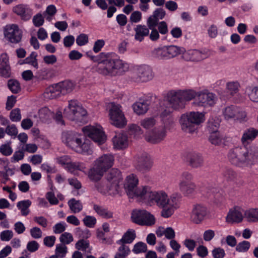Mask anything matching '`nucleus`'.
Listing matches in <instances>:
<instances>
[{
    "mask_svg": "<svg viewBox=\"0 0 258 258\" xmlns=\"http://www.w3.org/2000/svg\"><path fill=\"white\" fill-rule=\"evenodd\" d=\"M92 61L97 62L95 71L103 76H115L126 72L128 65L122 60L113 58L111 53L101 52L96 56H90Z\"/></svg>",
    "mask_w": 258,
    "mask_h": 258,
    "instance_id": "nucleus-1",
    "label": "nucleus"
},
{
    "mask_svg": "<svg viewBox=\"0 0 258 258\" xmlns=\"http://www.w3.org/2000/svg\"><path fill=\"white\" fill-rule=\"evenodd\" d=\"M230 162L236 166L249 167L258 163V147L251 146L231 149L228 155Z\"/></svg>",
    "mask_w": 258,
    "mask_h": 258,
    "instance_id": "nucleus-2",
    "label": "nucleus"
},
{
    "mask_svg": "<svg viewBox=\"0 0 258 258\" xmlns=\"http://www.w3.org/2000/svg\"><path fill=\"white\" fill-rule=\"evenodd\" d=\"M142 193L143 196L141 201L147 203L150 205L156 204L159 208L164 207L168 204L172 206L175 203V199H177L175 195H172L169 198L164 191H154L150 186L145 188L142 191Z\"/></svg>",
    "mask_w": 258,
    "mask_h": 258,
    "instance_id": "nucleus-3",
    "label": "nucleus"
},
{
    "mask_svg": "<svg viewBox=\"0 0 258 258\" xmlns=\"http://www.w3.org/2000/svg\"><path fill=\"white\" fill-rule=\"evenodd\" d=\"M195 91L192 89L171 90L167 94L168 105L174 110L184 108L186 102L195 98Z\"/></svg>",
    "mask_w": 258,
    "mask_h": 258,
    "instance_id": "nucleus-4",
    "label": "nucleus"
},
{
    "mask_svg": "<svg viewBox=\"0 0 258 258\" xmlns=\"http://www.w3.org/2000/svg\"><path fill=\"white\" fill-rule=\"evenodd\" d=\"M204 114L199 112H190L181 115L179 123L181 130L192 134L198 128V125L204 121Z\"/></svg>",
    "mask_w": 258,
    "mask_h": 258,
    "instance_id": "nucleus-5",
    "label": "nucleus"
},
{
    "mask_svg": "<svg viewBox=\"0 0 258 258\" xmlns=\"http://www.w3.org/2000/svg\"><path fill=\"white\" fill-rule=\"evenodd\" d=\"M139 179L136 175L131 174L128 175L125 179L124 189L125 192L130 198H137L141 201L143 196L142 191L148 186H142L138 187Z\"/></svg>",
    "mask_w": 258,
    "mask_h": 258,
    "instance_id": "nucleus-6",
    "label": "nucleus"
},
{
    "mask_svg": "<svg viewBox=\"0 0 258 258\" xmlns=\"http://www.w3.org/2000/svg\"><path fill=\"white\" fill-rule=\"evenodd\" d=\"M185 51L183 47L175 45L165 46L154 49L152 52V55L159 59H168L183 53Z\"/></svg>",
    "mask_w": 258,
    "mask_h": 258,
    "instance_id": "nucleus-7",
    "label": "nucleus"
},
{
    "mask_svg": "<svg viewBox=\"0 0 258 258\" xmlns=\"http://www.w3.org/2000/svg\"><path fill=\"white\" fill-rule=\"evenodd\" d=\"M131 73L132 78L139 82H147L152 80L154 77L151 67L144 64L134 66Z\"/></svg>",
    "mask_w": 258,
    "mask_h": 258,
    "instance_id": "nucleus-8",
    "label": "nucleus"
},
{
    "mask_svg": "<svg viewBox=\"0 0 258 258\" xmlns=\"http://www.w3.org/2000/svg\"><path fill=\"white\" fill-rule=\"evenodd\" d=\"M110 105L109 115L111 123L117 127H123L127 121L121 109V106L114 102L111 103Z\"/></svg>",
    "mask_w": 258,
    "mask_h": 258,
    "instance_id": "nucleus-9",
    "label": "nucleus"
},
{
    "mask_svg": "<svg viewBox=\"0 0 258 258\" xmlns=\"http://www.w3.org/2000/svg\"><path fill=\"white\" fill-rule=\"evenodd\" d=\"M133 222L139 225L152 226L155 223V218L145 210H134L132 214Z\"/></svg>",
    "mask_w": 258,
    "mask_h": 258,
    "instance_id": "nucleus-10",
    "label": "nucleus"
},
{
    "mask_svg": "<svg viewBox=\"0 0 258 258\" xmlns=\"http://www.w3.org/2000/svg\"><path fill=\"white\" fill-rule=\"evenodd\" d=\"M197 97L196 104L200 106L208 107L214 105L216 103V96L215 94L210 92L207 90H204L198 92L195 91Z\"/></svg>",
    "mask_w": 258,
    "mask_h": 258,
    "instance_id": "nucleus-11",
    "label": "nucleus"
},
{
    "mask_svg": "<svg viewBox=\"0 0 258 258\" xmlns=\"http://www.w3.org/2000/svg\"><path fill=\"white\" fill-rule=\"evenodd\" d=\"M4 34L5 38L12 43L17 44L21 41L22 31L17 25H7Z\"/></svg>",
    "mask_w": 258,
    "mask_h": 258,
    "instance_id": "nucleus-12",
    "label": "nucleus"
},
{
    "mask_svg": "<svg viewBox=\"0 0 258 258\" xmlns=\"http://www.w3.org/2000/svg\"><path fill=\"white\" fill-rule=\"evenodd\" d=\"M222 114L226 120L243 119L246 116L244 111L234 105H230L224 108L222 111Z\"/></svg>",
    "mask_w": 258,
    "mask_h": 258,
    "instance_id": "nucleus-13",
    "label": "nucleus"
},
{
    "mask_svg": "<svg viewBox=\"0 0 258 258\" xmlns=\"http://www.w3.org/2000/svg\"><path fill=\"white\" fill-rule=\"evenodd\" d=\"M83 136L72 131L63 132L61 135L62 142L67 146L74 150L78 144H81Z\"/></svg>",
    "mask_w": 258,
    "mask_h": 258,
    "instance_id": "nucleus-14",
    "label": "nucleus"
},
{
    "mask_svg": "<svg viewBox=\"0 0 258 258\" xmlns=\"http://www.w3.org/2000/svg\"><path fill=\"white\" fill-rule=\"evenodd\" d=\"M86 132L88 136L98 145L103 144L106 141L104 133L100 128L93 126H86L83 130Z\"/></svg>",
    "mask_w": 258,
    "mask_h": 258,
    "instance_id": "nucleus-15",
    "label": "nucleus"
},
{
    "mask_svg": "<svg viewBox=\"0 0 258 258\" xmlns=\"http://www.w3.org/2000/svg\"><path fill=\"white\" fill-rule=\"evenodd\" d=\"M12 12L24 21L29 20L33 14V10L29 6L24 4H20L14 6Z\"/></svg>",
    "mask_w": 258,
    "mask_h": 258,
    "instance_id": "nucleus-16",
    "label": "nucleus"
},
{
    "mask_svg": "<svg viewBox=\"0 0 258 258\" xmlns=\"http://www.w3.org/2000/svg\"><path fill=\"white\" fill-rule=\"evenodd\" d=\"M153 166V161L147 153H143L137 157L136 168L142 172L149 171Z\"/></svg>",
    "mask_w": 258,
    "mask_h": 258,
    "instance_id": "nucleus-17",
    "label": "nucleus"
},
{
    "mask_svg": "<svg viewBox=\"0 0 258 258\" xmlns=\"http://www.w3.org/2000/svg\"><path fill=\"white\" fill-rule=\"evenodd\" d=\"M207 214L206 207L200 204L194 205L191 213V219L194 223L199 224L205 219Z\"/></svg>",
    "mask_w": 258,
    "mask_h": 258,
    "instance_id": "nucleus-18",
    "label": "nucleus"
},
{
    "mask_svg": "<svg viewBox=\"0 0 258 258\" xmlns=\"http://www.w3.org/2000/svg\"><path fill=\"white\" fill-rule=\"evenodd\" d=\"M114 161V157L111 154H104L95 160L94 164L105 172L112 167Z\"/></svg>",
    "mask_w": 258,
    "mask_h": 258,
    "instance_id": "nucleus-19",
    "label": "nucleus"
},
{
    "mask_svg": "<svg viewBox=\"0 0 258 258\" xmlns=\"http://www.w3.org/2000/svg\"><path fill=\"white\" fill-rule=\"evenodd\" d=\"M122 179L120 172L116 168L112 169L106 175L107 181L112 185L113 191H118L119 183Z\"/></svg>",
    "mask_w": 258,
    "mask_h": 258,
    "instance_id": "nucleus-20",
    "label": "nucleus"
},
{
    "mask_svg": "<svg viewBox=\"0 0 258 258\" xmlns=\"http://www.w3.org/2000/svg\"><path fill=\"white\" fill-rule=\"evenodd\" d=\"M11 67L8 55L6 53H3L0 56V75L8 78L11 77Z\"/></svg>",
    "mask_w": 258,
    "mask_h": 258,
    "instance_id": "nucleus-21",
    "label": "nucleus"
},
{
    "mask_svg": "<svg viewBox=\"0 0 258 258\" xmlns=\"http://www.w3.org/2000/svg\"><path fill=\"white\" fill-rule=\"evenodd\" d=\"M244 211L242 209L236 207L229 211L226 217V221L228 223H239L243 218Z\"/></svg>",
    "mask_w": 258,
    "mask_h": 258,
    "instance_id": "nucleus-22",
    "label": "nucleus"
},
{
    "mask_svg": "<svg viewBox=\"0 0 258 258\" xmlns=\"http://www.w3.org/2000/svg\"><path fill=\"white\" fill-rule=\"evenodd\" d=\"M171 111L169 110V107L161 112L160 116L164 125L162 129L166 130H170L174 128L175 122L174 118L170 115Z\"/></svg>",
    "mask_w": 258,
    "mask_h": 258,
    "instance_id": "nucleus-23",
    "label": "nucleus"
},
{
    "mask_svg": "<svg viewBox=\"0 0 258 258\" xmlns=\"http://www.w3.org/2000/svg\"><path fill=\"white\" fill-rule=\"evenodd\" d=\"M82 106L77 100H72L69 102L68 106L64 110V115L71 119L78 112L79 108Z\"/></svg>",
    "mask_w": 258,
    "mask_h": 258,
    "instance_id": "nucleus-24",
    "label": "nucleus"
},
{
    "mask_svg": "<svg viewBox=\"0 0 258 258\" xmlns=\"http://www.w3.org/2000/svg\"><path fill=\"white\" fill-rule=\"evenodd\" d=\"M178 186L180 191L185 197L191 196L196 189V185L194 182L179 181Z\"/></svg>",
    "mask_w": 258,
    "mask_h": 258,
    "instance_id": "nucleus-25",
    "label": "nucleus"
},
{
    "mask_svg": "<svg viewBox=\"0 0 258 258\" xmlns=\"http://www.w3.org/2000/svg\"><path fill=\"white\" fill-rule=\"evenodd\" d=\"M223 175L227 181H232L237 186H241L243 183L241 177L231 169H226Z\"/></svg>",
    "mask_w": 258,
    "mask_h": 258,
    "instance_id": "nucleus-26",
    "label": "nucleus"
},
{
    "mask_svg": "<svg viewBox=\"0 0 258 258\" xmlns=\"http://www.w3.org/2000/svg\"><path fill=\"white\" fill-rule=\"evenodd\" d=\"M187 161L189 165L192 168H198L202 167L204 164L203 156L198 153H191L187 157Z\"/></svg>",
    "mask_w": 258,
    "mask_h": 258,
    "instance_id": "nucleus-27",
    "label": "nucleus"
},
{
    "mask_svg": "<svg viewBox=\"0 0 258 258\" xmlns=\"http://www.w3.org/2000/svg\"><path fill=\"white\" fill-rule=\"evenodd\" d=\"M166 136V132L164 129L155 130L151 135L147 137L146 140L152 144H157L163 141Z\"/></svg>",
    "mask_w": 258,
    "mask_h": 258,
    "instance_id": "nucleus-28",
    "label": "nucleus"
},
{
    "mask_svg": "<svg viewBox=\"0 0 258 258\" xmlns=\"http://www.w3.org/2000/svg\"><path fill=\"white\" fill-rule=\"evenodd\" d=\"M95 187L98 191L103 195H113L116 194L118 191H113L112 190V185L110 183L106 181H101L95 184Z\"/></svg>",
    "mask_w": 258,
    "mask_h": 258,
    "instance_id": "nucleus-29",
    "label": "nucleus"
},
{
    "mask_svg": "<svg viewBox=\"0 0 258 258\" xmlns=\"http://www.w3.org/2000/svg\"><path fill=\"white\" fill-rule=\"evenodd\" d=\"M227 137L219 132H216L210 133L209 140L213 145L222 146L225 145L226 142L227 141Z\"/></svg>",
    "mask_w": 258,
    "mask_h": 258,
    "instance_id": "nucleus-30",
    "label": "nucleus"
},
{
    "mask_svg": "<svg viewBox=\"0 0 258 258\" xmlns=\"http://www.w3.org/2000/svg\"><path fill=\"white\" fill-rule=\"evenodd\" d=\"M257 135L258 130L253 127H250L244 131L241 141L243 145L248 144L254 140Z\"/></svg>",
    "mask_w": 258,
    "mask_h": 258,
    "instance_id": "nucleus-31",
    "label": "nucleus"
},
{
    "mask_svg": "<svg viewBox=\"0 0 258 258\" xmlns=\"http://www.w3.org/2000/svg\"><path fill=\"white\" fill-rule=\"evenodd\" d=\"M114 147L118 149L125 148L128 146L127 136L123 134H118L112 139Z\"/></svg>",
    "mask_w": 258,
    "mask_h": 258,
    "instance_id": "nucleus-32",
    "label": "nucleus"
},
{
    "mask_svg": "<svg viewBox=\"0 0 258 258\" xmlns=\"http://www.w3.org/2000/svg\"><path fill=\"white\" fill-rule=\"evenodd\" d=\"M135 31V40L141 42L144 39V37L149 34V29L145 25H138L134 28Z\"/></svg>",
    "mask_w": 258,
    "mask_h": 258,
    "instance_id": "nucleus-33",
    "label": "nucleus"
},
{
    "mask_svg": "<svg viewBox=\"0 0 258 258\" xmlns=\"http://www.w3.org/2000/svg\"><path fill=\"white\" fill-rule=\"evenodd\" d=\"M136 237L135 231L134 229H130L125 232L122 238L116 241V244H130L132 243Z\"/></svg>",
    "mask_w": 258,
    "mask_h": 258,
    "instance_id": "nucleus-34",
    "label": "nucleus"
},
{
    "mask_svg": "<svg viewBox=\"0 0 258 258\" xmlns=\"http://www.w3.org/2000/svg\"><path fill=\"white\" fill-rule=\"evenodd\" d=\"M149 104L147 101H140L135 103L133 105L134 112L138 115H142L146 113L149 109Z\"/></svg>",
    "mask_w": 258,
    "mask_h": 258,
    "instance_id": "nucleus-35",
    "label": "nucleus"
},
{
    "mask_svg": "<svg viewBox=\"0 0 258 258\" xmlns=\"http://www.w3.org/2000/svg\"><path fill=\"white\" fill-rule=\"evenodd\" d=\"M59 94L64 95L71 92L74 89L73 83L69 81H65L56 84Z\"/></svg>",
    "mask_w": 258,
    "mask_h": 258,
    "instance_id": "nucleus-36",
    "label": "nucleus"
},
{
    "mask_svg": "<svg viewBox=\"0 0 258 258\" xmlns=\"http://www.w3.org/2000/svg\"><path fill=\"white\" fill-rule=\"evenodd\" d=\"M60 96L56 84L49 86L45 89L43 97L46 100L55 99Z\"/></svg>",
    "mask_w": 258,
    "mask_h": 258,
    "instance_id": "nucleus-37",
    "label": "nucleus"
},
{
    "mask_svg": "<svg viewBox=\"0 0 258 258\" xmlns=\"http://www.w3.org/2000/svg\"><path fill=\"white\" fill-rule=\"evenodd\" d=\"M93 210L98 215L104 218L109 219L113 217V213L103 206L94 204Z\"/></svg>",
    "mask_w": 258,
    "mask_h": 258,
    "instance_id": "nucleus-38",
    "label": "nucleus"
},
{
    "mask_svg": "<svg viewBox=\"0 0 258 258\" xmlns=\"http://www.w3.org/2000/svg\"><path fill=\"white\" fill-rule=\"evenodd\" d=\"M177 207L178 200L176 199L172 206L170 204H168V205L164 207H160L163 209L161 213V216L166 218L170 217L173 214L174 209H176Z\"/></svg>",
    "mask_w": 258,
    "mask_h": 258,
    "instance_id": "nucleus-39",
    "label": "nucleus"
},
{
    "mask_svg": "<svg viewBox=\"0 0 258 258\" xmlns=\"http://www.w3.org/2000/svg\"><path fill=\"white\" fill-rule=\"evenodd\" d=\"M87 112L83 106L79 108L78 112L70 120L76 122L85 123L87 121Z\"/></svg>",
    "mask_w": 258,
    "mask_h": 258,
    "instance_id": "nucleus-40",
    "label": "nucleus"
},
{
    "mask_svg": "<svg viewBox=\"0 0 258 258\" xmlns=\"http://www.w3.org/2000/svg\"><path fill=\"white\" fill-rule=\"evenodd\" d=\"M187 54L190 55V60L196 61L203 60L208 56V54L205 51H202L196 49L189 51Z\"/></svg>",
    "mask_w": 258,
    "mask_h": 258,
    "instance_id": "nucleus-41",
    "label": "nucleus"
},
{
    "mask_svg": "<svg viewBox=\"0 0 258 258\" xmlns=\"http://www.w3.org/2000/svg\"><path fill=\"white\" fill-rule=\"evenodd\" d=\"M83 137L81 140V144H78L77 147L75 148L74 150L78 153L90 154L92 152L89 141H84Z\"/></svg>",
    "mask_w": 258,
    "mask_h": 258,
    "instance_id": "nucleus-42",
    "label": "nucleus"
},
{
    "mask_svg": "<svg viewBox=\"0 0 258 258\" xmlns=\"http://www.w3.org/2000/svg\"><path fill=\"white\" fill-rule=\"evenodd\" d=\"M104 172L101 169L98 168V167H96L94 164V167L89 171L88 177L90 180L97 181L101 178Z\"/></svg>",
    "mask_w": 258,
    "mask_h": 258,
    "instance_id": "nucleus-43",
    "label": "nucleus"
},
{
    "mask_svg": "<svg viewBox=\"0 0 258 258\" xmlns=\"http://www.w3.org/2000/svg\"><path fill=\"white\" fill-rule=\"evenodd\" d=\"M65 168L69 172L74 173L77 170L84 172L86 167L83 163L74 162L71 161L68 166H65Z\"/></svg>",
    "mask_w": 258,
    "mask_h": 258,
    "instance_id": "nucleus-44",
    "label": "nucleus"
},
{
    "mask_svg": "<svg viewBox=\"0 0 258 258\" xmlns=\"http://www.w3.org/2000/svg\"><path fill=\"white\" fill-rule=\"evenodd\" d=\"M244 217L248 222L258 221V208L250 209L244 213Z\"/></svg>",
    "mask_w": 258,
    "mask_h": 258,
    "instance_id": "nucleus-45",
    "label": "nucleus"
},
{
    "mask_svg": "<svg viewBox=\"0 0 258 258\" xmlns=\"http://www.w3.org/2000/svg\"><path fill=\"white\" fill-rule=\"evenodd\" d=\"M118 244L120 246L118 248L117 251L114 258H126L131 252L129 246L123 244Z\"/></svg>",
    "mask_w": 258,
    "mask_h": 258,
    "instance_id": "nucleus-46",
    "label": "nucleus"
},
{
    "mask_svg": "<svg viewBox=\"0 0 258 258\" xmlns=\"http://www.w3.org/2000/svg\"><path fill=\"white\" fill-rule=\"evenodd\" d=\"M219 126L220 121L218 118L211 117L209 118L207 123V129L209 133L218 132Z\"/></svg>",
    "mask_w": 258,
    "mask_h": 258,
    "instance_id": "nucleus-47",
    "label": "nucleus"
},
{
    "mask_svg": "<svg viewBox=\"0 0 258 258\" xmlns=\"http://www.w3.org/2000/svg\"><path fill=\"white\" fill-rule=\"evenodd\" d=\"M31 205V202L29 200H26L19 202L17 206L21 210V214L23 216H27L29 213L28 208Z\"/></svg>",
    "mask_w": 258,
    "mask_h": 258,
    "instance_id": "nucleus-48",
    "label": "nucleus"
},
{
    "mask_svg": "<svg viewBox=\"0 0 258 258\" xmlns=\"http://www.w3.org/2000/svg\"><path fill=\"white\" fill-rule=\"evenodd\" d=\"M70 210L74 213L80 212L83 209V206L80 201H77L74 198L71 199L68 202Z\"/></svg>",
    "mask_w": 258,
    "mask_h": 258,
    "instance_id": "nucleus-49",
    "label": "nucleus"
},
{
    "mask_svg": "<svg viewBox=\"0 0 258 258\" xmlns=\"http://www.w3.org/2000/svg\"><path fill=\"white\" fill-rule=\"evenodd\" d=\"M207 192L209 194L210 197H213V198L215 199L214 202L218 204L222 201L223 197L222 194L220 192L219 189L215 187H212L208 189Z\"/></svg>",
    "mask_w": 258,
    "mask_h": 258,
    "instance_id": "nucleus-50",
    "label": "nucleus"
},
{
    "mask_svg": "<svg viewBox=\"0 0 258 258\" xmlns=\"http://www.w3.org/2000/svg\"><path fill=\"white\" fill-rule=\"evenodd\" d=\"M37 54L35 52H32L30 55L23 60L22 62L20 64L27 63L31 64L36 69H38V64L37 61L36 57Z\"/></svg>",
    "mask_w": 258,
    "mask_h": 258,
    "instance_id": "nucleus-51",
    "label": "nucleus"
},
{
    "mask_svg": "<svg viewBox=\"0 0 258 258\" xmlns=\"http://www.w3.org/2000/svg\"><path fill=\"white\" fill-rule=\"evenodd\" d=\"M156 123V119L152 117L145 118L142 119L140 122L141 125L146 130L151 129Z\"/></svg>",
    "mask_w": 258,
    "mask_h": 258,
    "instance_id": "nucleus-52",
    "label": "nucleus"
},
{
    "mask_svg": "<svg viewBox=\"0 0 258 258\" xmlns=\"http://www.w3.org/2000/svg\"><path fill=\"white\" fill-rule=\"evenodd\" d=\"M247 93L250 100L254 102H258V87H248L246 88Z\"/></svg>",
    "mask_w": 258,
    "mask_h": 258,
    "instance_id": "nucleus-53",
    "label": "nucleus"
},
{
    "mask_svg": "<svg viewBox=\"0 0 258 258\" xmlns=\"http://www.w3.org/2000/svg\"><path fill=\"white\" fill-rule=\"evenodd\" d=\"M8 86L13 93H18L21 90L19 82L16 80L11 79L8 81Z\"/></svg>",
    "mask_w": 258,
    "mask_h": 258,
    "instance_id": "nucleus-54",
    "label": "nucleus"
},
{
    "mask_svg": "<svg viewBox=\"0 0 258 258\" xmlns=\"http://www.w3.org/2000/svg\"><path fill=\"white\" fill-rule=\"evenodd\" d=\"M250 247L249 241L243 240L236 245V250L239 252H245L248 250Z\"/></svg>",
    "mask_w": 258,
    "mask_h": 258,
    "instance_id": "nucleus-55",
    "label": "nucleus"
},
{
    "mask_svg": "<svg viewBox=\"0 0 258 258\" xmlns=\"http://www.w3.org/2000/svg\"><path fill=\"white\" fill-rule=\"evenodd\" d=\"M147 250L146 244L143 242H138L135 244L133 251L136 254L145 252Z\"/></svg>",
    "mask_w": 258,
    "mask_h": 258,
    "instance_id": "nucleus-56",
    "label": "nucleus"
},
{
    "mask_svg": "<svg viewBox=\"0 0 258 258\" xmlns=\"http://www.w3.org/2000/svg\"><path fill=\"white\" fill-rule=\"evenodd\" d=\"M239 87V84L237 82H230L226 84L227 90L232 95L238 92Z\"/></svg>",
    "mask_w": 258,
    "mask_h": 258,
    "instance_id": "nucleus-57",
    "label": "nucleus"
},
{
    "mask_svg": "<svg viewBox=\"0 0 258 258\" xmlns=\"http://www.w3.org/2000/svg\"><path fill=\"white\" fill-rule=\"evenodd\" d=\"M10 118L14 122L20 121L21 119L20 109L18 108L13 109L10 113Z\"/></svg>",
    "mask_w": 258,
    "mask_h": 258,
    "instance_id": "nucleus-58",
    "label": "nucleus"
},
{
    "mask_svg": "<svg viewBox=\"0 0 258 258\" xmlns=\"http://www.w3.org/2000/svg\"><path fill=\"white\" fill-rule=\"evenodd\" d=\"M67 247L65 245L63 244H59L56 245V254L60 258L64 257L67 253Z\"/></svg>",
    "mask_w": 258,
    "mask_h": 258,
    "instance_id": "nucleus-59",
    "label": "nucleus"
},
{
    "mask_svg": "<svg viewBox=\"0 0 258 258\" xmlns=\"http://www.w3.org/2000/svg\"><path fill=\"white\" fill-rule=\"evenodd\" d=\"M59 240L63 244H69L73 241V237L72 234L64 232L60 236Z\"/></svg>",
    "mask_w": 258,
    "mask_h": 258,
    "instance_id": "nucleus-60",
    "label": "nucleus"
},
{
    "mask_svg": "<svg viewBox=\"0 0 258 258\" xmlns=\"http://www.w3.org/2000/svg\"><path fill=\"white\" fill-rule=\"evenodd\" d=\"M84 225L89 228H93L96 223L95 217L91 216H86L83 220Z\"/></svg>",
    "mask_w": 258,
    "mask_h": 258,
    "instance_id": "nucleus-61",
    "label": "nucleus"
},
{
    "mask_svg": "<svg viewBox=\"0 0 258 258\" xmlns=\"http://www.w3.org/2000/svg\"><path fill=\"white\" fill-rule=\"evenodd\" d=\"M89 241L81 239L76 243L75 247L78 250L87 251V249L89 247Z\"/></svg>",
    "mask_w": 258,
    "mask_h": 258,
    "instance_id": "nucleus-62",
    "label": "nucleus"
},
{
    "mask_svg": "<svg viewBox=\"0 0 258 258\" xmlns=\"http://www.w3.org/2000/svg\"><path fill=\"white\" fill-rule=\"evenodd\" d=\"M44 22V18L40 13L35 15L33 18V23L35 27H40L43 25Z\"/></svg>",
    "mask_w": 258,
    "mask_h": 258,
    "instance_id": "nucleus-63",
    "label": "nucleus"
},
{
    "mask_svg": "<svg viewBox=\"0 0 258 258\" xmlns=\"http://www.w3.org/2000/svg\"><path fill=\"white\" fill-rule=\"evenodd\" d=\"M39 114L40 118L43 120H47L51 116V112L48 108L44 107L39 110Z\"/></svg>",
    "mask_w": 258,
    "mask_h": 258,
    "instance_id": "nucleus-64",
    "label": "nucleus"
}]
</instances>
